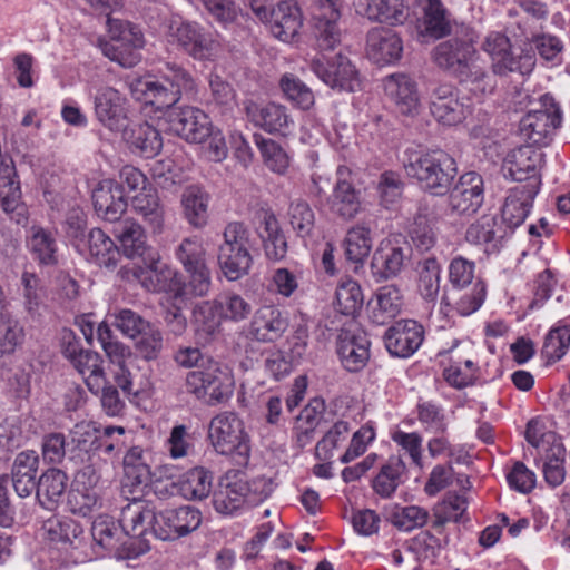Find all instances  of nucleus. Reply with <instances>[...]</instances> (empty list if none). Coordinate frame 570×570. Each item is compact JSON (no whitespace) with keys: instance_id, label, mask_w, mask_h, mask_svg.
<instances>
[{"instance_id":"obj_43","label":"nucleus","mask_w":570,"mask_h":570,"mask_svg":"<svg viewBox=\"0 0 570 570\" xmlns=\"http://www.w3.org/2000/svg\"><path fill=\"white\" fill-rule=\"evenodd\" d=\"M68 476L59 469H49L39 478L37 498L41 505L52 510L67 490Z\"/></svg>"},{"instance_id":"obj_15","label":"nucleus","mask_w":570,"mask_h":570,"mask_svg":"<svg viewBox=\"0 0 570 570\" xmlns=\"http://www.w3.org/2000/svg\"><path fill=\"white\" fill-rule=\"evenodd\" d=\"M98 341L112 364V375L117 385L126 394H136L132 391V374L128 363L132 361V353L128 346L119 342L107 323L97 327Z\"/></svg>"},{"instance_id":"obj_48","label":"nucleus","mask_w":570,"mask_h":570,"mask_svg":"<svg viewBox=\"0 0 570 570\" xmlns=\"http://www.w3.org/2000/svg\"><path fill=\"white\" fill-rule=\"evenodd\" d=\"M391 440L397 448L399 455L402 460L407 458L412 465L422 470L423 463V436L416 432H405L399 428L391 432Z\"/></svg>"},{"instance_id":"obj_35","label":"nucleus","mask_w":570,"mask_h":570,"mask_svg":"<svg viewBox=\"0 0 570 570\" xmlns=\"http://www.w3.org/2000/svg\"><path fill=\"white\" fill-rule=\"evenodd\" d=\"M119 132L132 150L146 158L156 156L163 147L159 131L148 122H126Z\"/></svg>"},{"instance_id":"obj_63","label":"nucleus","mask_w":570,"mask_h":570,"mask_svg":"<svg viewBox=\"0 0 570 570\" xmlns=\"http://www.w3.org/2000/svg\"><path fill=\"white\" fill-rule=\"evenodd\" d=\"M262 239L266 256L271 259H282L287 252L285 236L281 233L278 223L274 216H266L264 219Z\"/></svg>"},{"instance_id":"obj_10","label":"nucleus","mask_w":570,"mask_h":570,"mask_svg":"<svg viewBox=\"0 0 570 570\" xmlns=\"http://www.w3.org/2000/svg\"><path fill=\"white\" fill-rule=\"evenodd\" d=\"M89 95L97 121L110 131L118 132L124 129L130 106L127 96L108 85L90 88Z\"/></svg>"},{"instance_id":"obj_55","label":"nucleus","mask_w":570,"mask_h":570,"mask_svg":"<svg viewBox=\"0 0 570 570\" xmlns=\"http://www.w3.org/2000/svg\"><path fill=\"white\" fill-rule=\"evenodd\" d=\"M468 502L463 495L449 493L441 502L433 508L434 529L442 528L449 522H459L466 511Z\"/></svg>"},{"instance_id":"obj_62","label":"nucleus","mask_w":570,"mask_h":570,"mask_svg":"<svg viewBox=\"0 0 570 570\" xmlns=\"http://www.w3.org/2000/svg\"><path fill=\"white\" fill-rule=\"evenodd\" d=\"M424 33L434 39L442 38L450 32V23L440 0H428L424 7Z\"/></svg>"},{"instance_id":"obj_9","label":"nucleus","mask_w":570,"mask_h":570,"mask_svg":"<svg viewBox=\"0 0 570 570\" xmlns=\"http://www.w3.org/2000/svg\"><path fill=\"white\" fill-rule=\"evenodd\" d=\"M41 534L45 540L68 553L76 562L91 560L83 528L66 515H52L43 521Z\"/></svg>"},{"instance_id":"obj_27","label":"nucleus","mask_w":570,"mask_h":570,"mask_svg":"<svg viewBox=\"0 0 570 570\" xmlns=\"http://www.w3.org/2000/svg\"><path fill=\"white\" fill-rule=\"evenodd\" d=\"M542 153L529 144L511 150L503 163L505 175L520 184H529L532 177L541 181L538 173Z\"/></svg>"},{"instance_id":"obj_12","label":"nucleus","mask_w":570,"mask_h":570,"mask_svg":"<svg viewBox=\"0 0 570 570\" xmlns=\"http://www.w3.org/2000/svg\"><path fill=\"white\" fill-rule=\"evenodd\" d=\"M429 108L433 118L445 126L461 124L470 114L469 98L461 96L451 83H438L429 94Z\"/></svg>"},{"instance_id":"obj_19","label":"nucleus","mask_w":570,"mask_h":570,"mask_svg":"<svg viewBox=\"0 0 570 570\" xmlns=\"http://www.w3.org/2000/svg\"><path fill=\"white\" fill-rule=\"evenodd\" d=\"M313 73L326 86L338 91L354 92L361 88V79L350 59L337 55L327 63L313 59L309 63Z\"/></svg>"},{"instance_id":"obj_4","label":"nucleus","mask_w":570,"mask_h":570,"mask_svg":"<svg viewBox=\"0 0 570 570\" xmlns=\"http://www.w3.org/2000/svg\"><path fill=\"white\" fill-rule=\"evenodd\" d=\"M188 394L208 406L225 404L233 396L235 380L232 370L217 361L208 360L186 375Z\"/></svg>"},{"instance_id":"obj_23","label":"nucleus","mask_w":570,"mask_h":570,"mask_svg":"<svg viewBox=\"0 0 570 570\" xmlns=\"http://www.w3.org/2000/svg\"><path fill=\"white\" fill-rule=\"evenodd\" d=\"M384 344L392 356H412L424 341V328L414 320H401L390 326L384 334Z\"/></svg>"},{"instance_id":"obj_18","label":"nucleus","mask_w":570,"mask_h":570,"mask_svg":"<svg viewBox=\"0 0 570 570\" xmlns=\"http://www.w3.org/2000/svg\"><path fill=\"white\" fill-rule=\"evenodd\" d=\"M168 129L188 142L202 144L212 132V121L202 109L185 106L167 115Z\"/></svg>"},{"instance_id":"obj_20","label":"nucleus","mask_w":570,"mask_h":570,"mask_svg":"<svg viewBox=\"0 0 570 570\" xmlns=\"http://www.w3.org/2000/svg\"><path fill=\"white\" fill-rule=\"evenodd\" d=\"M370 346L366 333L356 326L342 328L336 338V353L348 372H358L367 364Z\"/></svg>"},{"instance_id":"obj_41","label":"nucleus","mask_w":570,"mask_h":570,"mask_svg":"<svg viewBox=\"0 0 570 570\" xmlns=\"http://www.w3.org/2000/svg\"><path fill=\"white\" fill-rule=\"evenodd\" d=\"M83 246L88 249L89 257L99 266L115 267L117 265L120 249L102 229H91Z\"/></svg>"},{"instance_id":"obj_28","label":"nucleus","mask_w":570,"mask_h":570,"mask_svg":"<svg viewBox=\"0 0 570 570\" xmlns=\"http://www.w3.org/2000/svg\"><path fill=\"white\" fill-rule=\"evenodd\" d=\"M218 314L222 321L239 323L252 313V305L239 294L225 293L213 302L202 303L195 311L196 320L207 315Z\"/></svg>"},{"instance_id":"obj_54","label":"nucleus","mask_w":570,"mask_h":570,"mask_svg":"<svg viewBox=\"0 0 570 570\" xmlns=\"http://www.w3.org/2000/svg\"><path fill=\"white\" fill-rule=\"evenodd\" d=\"M351 425L347 421L335 422L315 448V455L320 461H330L334 451L346 443L351 436Z\"/></svg>"},{"instance_id":"obj_52","label":"nucleus","mask_w":570,"mask_h":570,"mask_svg":"<svg viewBox=\"0 0 570 570\" xmlns=\"http://www.w3.org/2000/svg\"><path fill=\"white\" fill-rule=\"evenodd\" d=\"M432 434L426 442L430 458L446 456L450 464H464L468 462L469 454L466 450L462 445L452 444L448 431Z\"/></svg>"},{"instance_id":"obj_64","label":"nucleus","mask_w":570,"mask_h":570,"mask_svg":"<svg viewBox=\"0 0 570 570\" xmlns=\"http://www.w3.org/2000/svg\"><path fill=\"white\" fill-rule=\"evenodd\" d=\"M156 512L145 510L142 507H128L122 512V528L131 535H142L148 528L154 533Z\"/></svg>"},{"instance_id":"obj_61","label":"nucleus","mask_w":570,"mask_h":570,"mask_svg":"<svg viewBox=\"0 0 570 570\" xmlns=\"http://www.w3.org/2000/svg\"><path fill=\"white\" fill-rule=\"evenodd\" d=\"M429 518V511L419 505L396 507L391 514L393 525L404 532L423 528Z\"/></svg>"},{"instance_id":"obj_44","label":"nucleus","mask_w":570,"mask_h":570,"mask_svg":"<svg viewBox=\"0 0 570 570\" xmlns=\"http://www.w3.org/2000/svg\"><path fill=\"white\" fill-rule=\"evenodd\" d=\"M122 254L128 258L140 257L147 249L144 228L132 219L122 220L115 229Z\"/></svg>"},{"instance_id":"obj_8","label":"nucleus","mask_w":570,"mask_h":570,"mask_svg":"<svg viewBox=\"0 0 570 570\" xmlns=\"http://www.w3.org/2000/svg\"><path fill=\"white\" fill-rule=\"evenodd\" d=\"M109 41L100 43L104 56L125 68H131L140 61L139 49L144 47L141 31L128 21L108 17Z\"/></svg>"},{"instance_id":"obj_26","label":"nucleus","mask_w":570,"mask_h":570,"mask_svg":"<svg viewBox=\"0 0 570 570\" xmlns=\"http://www.w3.org/2000/svg\"><path fill=\"white\" fill-rule=\"evenodd\" d=\"M539 189L540 180L535 177L529 184H519L509 189L501 209L502 220L509 228L513 229L525 220Z\"/></svg>"},{"instance_id":"obj_46","label":"nucleus","mask_w":570,"mask_h":570,"mask_svg":"<svg viewBox=\"0 0 570 570\" xmlns=\"http://www.w3.org/2000/svg\"><path fill=\"white\" fill-rule=\"evenodd\" d=\"M181 497L186 500H203L213 487V474L205 468L197 466L185 472L180 479Z\"/></svg>"},{"instance_id":"obj_25","label":"nucleus","mask_w":570,"mask_h":570,"mask_svg":"<svg viewBox=\"0 0 570 570\" xmlns=\"http://www.w3.org/2000/svg\"><path fill=\"white\" fill-rule=\"evenodd\" d=\"M267 22L272 35L283 42L295 41L303 27V14L296 0H282L271 11Z\"/></svg>"},{"instance_id":"obj_59","label":"nucleus","mask_w":570,"mask_h":570,"mask_svg":"<svg viewBox=\"0 0 570 570\" xmlns=\"http://www.w3.org/2000/svg\"><path fill=\"white\" fill-rule=\"evenodd\" d=\"M363 293L358 283L347 278L342 281L336 288L337 311L346 316H355L363 306Z\"/></svg>"},{"instance_id":"obj_60","label":"nucleus","mask_w":570,"mask_h":570,"mask_svg":"<svg viewBox=\"0 0 570 570\" xmlns=\"http://www.w3.org/2000/svg\"><path fill=\"white\" fill-rule=\"evenodd\" d=\"M441 265L435 258H426L421 263L419 292L426 302H435L440 293Z\"/></svg>"},{"instance_id":"obj_33","label":"nucleus","mask_w":570,"mask_h":570,"mask_svg":"<svg viewBox=\"0 0 570 570\" xmlns=\"http://www.w3.org/2000/svg\"><path fill=\"white\" fill-rule=\"evenodd\" d=\"M535 55L529 45L513 46L511 42L503 53L491 63L494 75L508 76L509 73L529 75L535 66Z\"/></svg>"},{"instance_id":"obj_16","label":"nucleus","mask_w":570,"mask_h":570,"mask_svg":"<svg viewBox=\"0 0 570 570\" xmlns=\"http://www.w3.org/2000/svg\"><path fill=\"white\" fill-rule=\"evenodd\" d=\"M202 513L190 505L166 509L156 513L154 535L160 540H176L198 529Z\"/></svg>"},{"instance_id":"obj_47","label":"nucleus","mask_w":570,"mask_h":570,"mask_svg":"<svg viewBox=\"0 0 570 570\" xmlns=\"http://www.w3.org/2000/svg\"><path fill=\"white\" fill-rule=\"evenodd\" d=\"M132 209L141 215L155 232H160L164 225V212L159 198L153 188L144 189L131 198Z\"/></svg>"},{"instance_id":"obj_3","label":"nucleus","mask_w":570,"mask_h":570,"mask_svg":"<svg viewBox=\"0 0 570 570\" xmlns=\"http://www.w3.org/2000/svg\"><path fill=\"white\" fill-rule=\"evenodd\" d=\"M271 491V483L266 478L248 481L243 473L228 471L214 492L213 505L218 513L233 515L246 507L264 501Z\"/></svg>"},{"instance_id":"obj_2","label":"nucleus","mask_w":570,"mask_h":570,"mask_svg":"<svg viewBox=\"0 0 570 570\" xmlns=\"http://www.w3.org/2000/svg\"><path fill=\"white\" fill-rule=\"evenodd\" d=\"M404 169L421 187L432 195H444L456 175V163L443 150H406Z\"/></svg>"},{"instance_id":"obj_49","label":"nucleus","mask_w":570,"mask_h":570,"mask_svg":"<svg viewBox=\"0 0 570 570\" xmlns=\"http://www.w3.org/2000/svg\"><path fill=\"white\" fill-rule=\"evenodd\" d=\"M151 454L140 446L130 448L124 456V470L132 484H147L151 479Z\"/></svg>"},{"instance_id":"obj_21","label":"nucleus","mask_w":570,"mask_h":570,"mask_svg":"<svg viewBox=\"0 0 570 570\" xmlns=\"http://www.w3.org/2000/svg\"><path fill=\"white\" fill-rule=\"evenodd\" d=\"M289 318L287 312L275 305H263L250 320L247 336L261 343H274L287 331Z\"/></svg>"},{"instance_id":"obj_24","label":"nucleus","mask_w":570,"mask_h":570,"mask_svg":"<svg viewBox=\"0 0 570 570\" xmlns=\"http://www.w3.org/2000/svg\"><path fill=\"white\" fill-rule=\"evenodd\" d=\"M332 210L341 218L350 220L362 210L361 190L356 189L354 174L346 166L336 169V183L331 200Z\"/></svg>"},{"instance_id":"obj_30","label":"nucleus","mask_w":570,"mask_h":570,"mask_svg":"<svg viewBox=\"0 0 570 570\" xmlns=\"http://www.w3.org/2000/svg\"><path fill=\"white\" fill-rule=\"evenodd\" d=\"M366 51L376 63H391L401 58L403 43L395 31L375 27L367 33Z\"/></svg>"},{"instance_id":"obj_17","label":"nucleus","mask_w":570,"mask_h":570,"mask_svg":"<svg viewBox=\"0 0 570 570\" xmlns=\"http://www.w3.org/2000/svg\"><path fill=\"white\" fill-rule=\"evenodd\" d=\"M484 202V181L481 175L469 171L460 176L450 191L448 208L452 215L471 216Z\"/></svg>"},{"instance_id":"obj_7","label":"nucleus","mask_w":570,"mask_h":570,"mask_svg":"<svg viewBox=\"0 0 570 570\" xmlns=\"http://www.w3.org/2000/svg\"><path fill=\"white\" fill-rule=\"evenodd\" d=\"M167 41L197 61H214L222 51L217 37L200 23L171 19L167 28Z\"/></svg>"},{"instance_id":"obj_42","label":"nucleus","mask_w":570,"mask_h":570,"mask_svg":"<svg viewBox=\"0 0 570 570\" xmlns=\"http://www.w3.org/2000/svg\"><path fill=\"white\" fill-rule=\"evenodd\" d=\"M70 363L83 377L89 391L98 395L105 386L106 377L101 356L97 352L85 350Z\"/></svg>"},{"instance_id":"obj_11","label":"nucleus","mask_w":570,"mask_h":570,"mask_svg":"<svg viewBox=\"0 0 570 570\" xmlns=\"http://www.w3.org/2000/svg\"><path fill=\"white\" fill-rule=\"evenodd\" d=\"M561 124V111L550 95L540 99V108L529 111L520 121V136L529 145H546Z\"/></svg>"},{"instance_id":"obj_1","label":"nucleus","mask_w":570,"mask_h":570,"mask_svg":"<svg viewBox=\"0 0 570 570\" xmlns=\"http://www.w3.org/2000/svg\"><path fill=\"white\" fill-rule=\"evenodd\" d=\"M196 83L191 75L175 62H165L157 75H147L130 82L134 98L157 109L169 108L183 95H193Z\"/></svg>"},{"instance_id":"obj_6","label":"nucleus","mask_w":570,"mask_h":570,"mask_svg":"<svg viewBox=\"0 0 570 570\" xmlns=\"http://www.w3.org/2000/svg\"><path fill=\"white\" fill-rule=\"evenodd\" d=\"M223 236L218 263L224 275L229 281H236L247 274L253 264V233L244 224L233 222L225 227Z\"/></svg>"},{"instance_id":"obj_38","label":"nucleus","mask_w":570,"mask_h":570,"mask_svg":"<svg viewBox=\"0 0 570 570\" xmlns=\"http://www.w3.org/2000/svg\"><path fill=\"white\" fill-rule=\"evenodd\" d=\"M247 118L257 127L268 132H282L293 122L284 106L277 104L246 105Z\"/></svg>"},{"instance_id":"obj_39","label":"nucleus","mask_w":570,"mask_h":570,"mask_svg":"<svg viewBox=\"0 0 570 570\" xmlns=\"http://www.w3.org/2000/svg\"><path fill=\"white\" fill-rule=\"evenodd\" d=\"M403 305V296L395 285L380 287L370 302V318L377 325H383L396 317Z\"/></svg>"},{"instance_id":"obj_51","label":"nucleus","mask_w":570,"mask_h":570,"mask_svg":"<svg viewBox=\"0 0 570 570\" xmlns=\"http://www.w3.org/2000/svg\"><path fill=\"white\" fill-rule=\"evenodd\" d=\"M406 471V464L400 456H391L381 468L373 481V488L383 498L391 497L401 482V476Z\"/></svg>"},{"instance_id":"obj_40","label":"nucleus","mask_w":570,"mask_h":570,"mask_svg":"<svg viewBox=\"0 0 570 570\" xmlns=\"http://www.w3.org/2000/svg\"><path fill=\"white\" fill-rule=\"evenodd\" d=\"M503 235L493 215H483L473 222L465 232V240L479 246L484 253L495 252Z\"/></svg>"},{"instance_id":"obj_31","label":"nucleus","mask_w":570,"mask_h":570,"mask_svg":"<svg viewBox=\"0 0 570 570\" xmlns=\"http://www.w3.org/2000/svg\"><path fill=\"white\" fill-rule=\"evenodd\" d=\"M354 6L358 14L391 26L404 23L409 16L404 0H355Z\"/></svg>"},{"instance_id":"obj_34","label":"nucleus","mask_w":570,"mask_h":570,"mask_svg":"<svg viewBox=\"0 0 570 570\" xmlns=\"http://www.w3.org/2000/svg\"><path fill=\"white\" fill-rule=\"evenodd\" d=\"M39 455L35 450L18 453L11 468V482L20 498L29 497L36 489Z\"/></svg>"},{"instance_id":"obj_32","label":"nucleus","mask_w":570,"mask_h":570,"mask_svg":"<svg viewBox=\"0 0 570 570\" xmlns=\"http://www.w3.org/2000/svg\"><path fill=\"white\" fill-rule=\"evenodd\" d=\"M210 194L199 184L184 188L180 195L183 216L194 228H203L209 218Z\"/></svg>"},{"instance_id":"obj_56","label":"nucleus","mask_w":570,"mask_h":570,"mask_svg":"<svg viewBox=\"0 0 570 570\" xmlns=\"http://www.w3.org/2000/svg\"><path fill=\"white\" fill-rule=\"evenodd\" d=\"M346 258L354 263H363L372 249L371 229L356 225L348 229L344 239Z\"/></svg>"},{"instance_id":"obj_37","label":"nucleus","mask_w":570,"mask_h":570,"mask_svg":"<svg viewBox=\"0 0 570 570\" xmlns=\"http://www.w3.org/2000/svg\"><path fill=\"white\" fill-rule=\"evenodd\" d=\"M386 95L394 101L399 111L404 115H413L420 107V98L416 83L406 75H392L385 79Z\"/></svg>"},{"instance_id":"obj_36","label":"nucleus","mask_w":570,"mask_h":570,"mask_svg":"<svg viewBox=\"0 0 570 570\" xmlns=\"http://www.w3.org/2000/svg\"><path fill=\"white\" fill-rule=\"evenodd\" d=\"M406 250L407 247L401 246L395 239L382 240L372 259L374 274L385 279L396 276L404 266Z\"/></svg>"},{"instance_id":"obj_29","label":"nucleus","mask_w":570,"mask_h":570,"mask_svg":"<svg viewBox=\"0 0 570 570\" xmlns=\"http://www.w3.org/2000/svg\"><path fill=\"white\" fill-rule=\"evenodd\" d=\"M92 203L97 215L108 222L118 220L127 208L122 187L112 179L99 181L92 191Z\"/></svg>"},{"instance_id":"obj_14","label":"nucleus","mask_w":570,"mask_h":570,"mask_svg":"<svg viewBox=\"0 0 570 570\" xmlns=\"http://www.w3.org/2000/svg\"><path fill=\"white\" fill-rule=\"evenodd\" d=\"M342 0H314L312 4V21L317 47L333 50L341 42L338 21L342 16Z\"/></svg>"},{"instance_id":"obj_57","label":"nucleus","mask_w":570,"mask_h":570,"mask_svg":"<svg viewBox=\"0 0 570 570\" xmlns=\"http://www.w3.org/2000/svg\"><path fill=\"white\" fill-rule=\"evenodd\" d=\"M92 540L106 551L118 549L121 539L119 524L109 515H99L91 527Z\"/></svg>"},{"instance_id":"obj_50","label":"nucleus","mask_w":570,"mask_h":570,"mask_svg":"<svg viewBox=\"0 0 570 570\" xmlns=\"http://www.w3.org/2000/svg\"><path fill=\"white\" fill-rule=\"evenodd\" d=\"M480 368L473 357L455 356L451 364L444 368L443 377L449 385L455 389H464L474 384Z\"/></svg>"},{"instance_id":"obj_53","label":"nucleus","mask_w":570,"mask_h":570,"mask_svg":"<svg viewBox=\"0 0 570 570\" xmlns=\"http://www.w3.org/2000/svg\"><path fill=\"white\" fill-rule=\"evenodd\" d=\"M416 419L426 433L446 432L449 419L445 409L433 401H420L415 406Z\"/></svg>"},{"instance_id":"obj_13","label":"nucleus","mask_w":570,"mask_h":570,"mask_svg":"<svg viewBox=\"0 0 570 570\" xmlns=\"http://www.w3.org/2000/svg\"><path fill=\"white\" fill-rule=\"evenodd\" d=\"M434 62L459 80L472 75L479 56L471 40L453 38L439 43L432 53Z\"/></svg>"},{"instance_id":"obj_58","label":"nucleus","mask_w":570,"mask_h":570,"mask_svg":"<svg viewBox=\"0 0 570 570\" xmlns=\"http://www.w3.org/2000/svg\"><path fill=\"white\" fill-rule=\"evenodd\" d=\"M281 89L292 104L303 110L311 109L315 104L312 89L293 73L284 75L279 80Z\"/></svg>"},{"instance_id":"obj_22","label":"nucleus","mask_w":570,"mask_h":570,"mask_svg":"<svg viewBox=\"0 0 570 570\" xmlns=\"http://www.w3.org/2000/svg\"><path fill=\"white\" fill-rule=\"evenodd\" d=\"M132 276L149 292L174 293L178 296L183 289L178 272L159 258H151L146 266L135 267Z\"/></svg>"},{"instance_id":"obj_45","label":"nucleus","mask_w":570,"mask_h":570,"mask_svg":"<svg viewBox=\"0 0 570 570\" xmlns=\"http://www.w3.org/2000/svg\"><path fill=\"white\" fill-rule=\"evenodd\" d=\"M27 246L40 264L57 263V242L50 230L39 225H32L28 230Z\"/></svg>"},{"instance_id":"obj_5","label":"nucleus","mask_w":570,"mask_h":570,"mask_svg":"<svg viewBox=\"0 0 570 570\" xmlns=\"http://www.w3.org/2000/svg\"><path fill=\"white\" fill-rule=\"evenodd\" d=\"M208 439L218 454L230 456L237 465H247L250 440L236 413L222 412L214 416L208 426Z\"/></svg>"}]
</instances>
